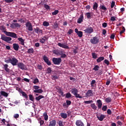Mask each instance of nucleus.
I'll list each match as a JSON object with an SVG mask.
<instances>
[{"instance_id":"obj_1","label":"nucleus","mask_w":126,"mask_h":126,"mask_svg":"<svg viewBox=\"0 0 126 126\" xmlns=\"http://www.w3.org/2000/svg\"><path fill=\"white\" fill-rule=\"evenodd\" d=\"M4 62L6 63H10L12 65H17L18 60L15 57L7 58L4 60Z\"/></svg>"},{"instance_id":"obj_2","label":"nucleus","mask_w":126,"mask_h":126,"mask_svg":"<svg viewBox=\"0 0 126 126\" xmlns=\"http://www.w3.org/2000/svg\"><path fill=\"white\" fill-rule=\"evenodd\" d=\"M3 32L5 34L6 36H8V37H11L12 38H14L15 39L18 38L17 34L14 32H8L6 31H4Z\"/></svg>"},{"instance_id":"obj_3","label":"nucleus","mask_w":126,"mask_h":126,"mask_svg":"<svg viewBox=\"0 0 126 126\" xmlns=\"http://www.w3.org/2000/svg\"><path fill=\"white\" fill-rule=\"evenodd\" d=\"M1 40H2L3 41H4L5 42H6V43H10V41H11V40H12V38L10 37H7L6 36H5V35H2L1 34Z\"/></svg>"},{"instance_id":"obj_4","label":"nucleus","mask_w":126,"mask_h":126,"mask_svg":"<svg viewBox=\"0 0 126 126\" xmlns=\"http://www.w3.org/2000/svg\"><path fill=\"white\" fill-rule=\"evenodd\" d=\"M52 62L54 64H57L59 65V64H60L61 63H62V58H53L52 59Z\"/></svg>"},{"instance_id":"obj_5","label":"nucleus","mask_w":126,"mask_h":126,"mask_svg":"<svg viewBox=\"0 0 126 126\" xmlns=\"http://www.w3.org/2000/svg\"><path fill=\"white\" fill-rule=\"evenodd\" d=\"M90 42L91 44H93L94 45H96L99 42V38L97 36H94L93 37V38L90 39Z\"/></svg>"},{"instance_id":"obj_6","label":"nucleus","mask_w":126,"mask_h":126,"mask_svg":"<svg viewBox=\"0 0 126 126\" xmlns=\"http://www.w3.org/2000/svg\"><path fill=\"white\" fill-rule=\"evenodd\" d=\"M26 26L28 28V30L29 31H33V26H32V24L31 23L28 22L26 24Z\"/></svg>"},{"instance_id":"obj_7","label":"nucleus","mask_w":126,"mask_h":126,"mask_svg":"<svg viewBox=\"0 0 126 126\" xmlns=\"http://www.w3.org/2000/svg\"><path fill=\"white\" fill-rule=\"evenodd\" d=\"M43 60L48 65H51L52 64L50 61L49 60V58H48V57L46 55H44L43 57Z\"/></svg>"},{"instance_id":"obj_8","label":"nucleus","mask_w":126,"mask_h":126,"mask_svg":"<svg viewBox=\"0 0 126 126\" xmlns=\"http://www.w3.org/2000/svg\"><path fill=\"white\" fill-rule=\"evenodd\" d=\"M94 30H93V28L92 27H88L85 30H84V32L85 33H87L88 34H91L94 32Z\"/></svg>"},{"instance_id":"obj_9","label":"nucleus","mask_w":126,"mask_h":126,"mask_svg":"<svg viewBox=\"0 0 126 126\" xmlns=\"http://www.w3.org/2000/svg\"><path fill=\"white\" fill-rule=\"evenodd\" d=\"M2 96H3L4 97H8V94H7V93L4 92V91H0V99H3V97Z\"/></svg>"},{"instance_id":"obj_10","label":"nucleus","mask_w":126,"mask_h":126,"mask_svg":"<svg viewBox=\"0 0 126 126\" xmlns=\"http://www.w3.org/2000/svg\"><path fill=\"white\" fill-rule=\"evenodd\" d=\"M17 66L20 69L24 70L25 69L26 65L23 63H19L17 64Z\"/></svg>"},{"instance_id":"obj_11","label":"nucleus","mask_w":126,"mask_h":126,"mask_svg":"<svg viewBox=\"0 0 126 126\" xmlns=\"http://www.w3.org/2000/svg\"><path fill=\"white\" fill-rule=\"evenodd\" d=\"M75 32L78 35V37H80V38H81V37L83 36V32L81 31H79L78 29H75Z\"/></svg>"},{"instance_id":"obj_12","label":"nucleus","mask_w":126,"mask_h":126,"mask_svg":"<svg viewBox=\"0 0 126 126\" xmlns=\"http://www.w3.org/2000/svg\"><path fill=\"white\" fill-rule=\"evenodd\" d=\"M96 105L98 109H101L103 103H102V100L101 99H98L96 101Z\"/></svg>"},{"instance_id":"obj_13","label":"nucleus","mask_w":126,"mask_h":126,"mask_svg":"<svg viewBox=\"0 0 126 126\" xmlns=\"http://www.w3.org/2000/svg\"><path fill=\"white\" fill-rule=\"evenodd\" d=\"M93 96V93H92V90H89L86 93V97H91Z\"/></svg>"},{"instance_id":"obj_14","label":"nucleus","mask_w":126,"mask_h":126,"mask_svg":"<svg viewBox=\"0 0 126 126\" xmlns=\"http://www.w3.org/2000/svg\"><path fill=\"white\" fill-rule=\"evenodd\" d=\"M58 45L59 46V47H61V48H63V49H69L68 46H67L66 45L63 43H58Z\"/></svg>"},{"instance_id":"obj_15","label":"nucleus","mask_w":126,"mask_h":126,"mask_svg":"<svg viewBox=\"0 0 126 126\" xmlns=\"http://www.w3.org/2000/svg\"><path fill=\"white\" fill-rule=\"evenodd\" d=\"M98 121L100 122H103L104 119L106 118V116L105 115L101 114L100 116H97Z\"/></svg>"},{"instance_id":"obj_16","label":"nucleus","mask_w":126,"mask_h":126,"mask_svg":"<svg viewBox=\"0 0 126 126\" xmlns=\"http://www.w3.org/2000/svg\"><path fill=\"white\" fill-rule=\"evenodd\" d=\"M84 18V17H83V14H81L80 15V17L78 18V19L77 20V23H79V24H80V23H81V22H82V21H83Z\"/></svg>"},{"instance_id":"obj_17","label":"nucleus","mask_w":126,"mask_h":126,"mask_svg":"<svg viewBox=\"0 0 126 126\" xmlns=\"http://www.w3.org/2000/svg\"><path fill=\"white\" fill-rule=\"evenodd\" d=\"M76 125L77 126H84V124H83V122L80 120H77L76 122Z\"/></svg>"},{"instance_id":"obj_18","label":"nucleus","mask_w":126,"mask_h":126,"mask_svg":"<svg viewBox=\"0 0 126 126\" xmlns=\"http://www.w3.org/2000/svg\"><path fill=\"white\" fill-rule=\"evenodd\" d=\"M53 53L55 55H62L63 51H61L59 50H54L53 51Z\"/></svg>"},{"instance_id":"obj_19","label":"nucleus","mask_w":126,"mask_h":126,"mask_svg":"<svg viewBox=\"0 0 126 126\" xmlns=\"http://www.w3.org/2000/svg\"><path fill=\"white\" fill-rule=\"evenodd\" d=\"M13 48L15 51H18L19 50V45L17 43L13 44Z\"/></svg>"},{"instance_id":"obj_20","label":"nucleus","mask_w":126,"mask_h":126,"mask_svg":"<svg viewBox=\"0 0 126 126\" xmlns=\"http://www.w3.org/2000/svg\"><path fill=\"white\" fill-rule=\"evenodd\" d=\"M48 38L46 37V36H44L43 38L40 39L39 41L41 43V44H45V42H46V40H48Z\"/></svg>"},{"instance_id":"obj_21","label":"nucleus","mask_w":126,"mask_h":126,"mask_svg":"<svg viewBox=\"0 0 126 126\" xmlns=\"http://www.w3.org/2000/svg\"><path fill=\"white\" fill-rule=\"evenodd\" d=\"M93 9L95 11H98V3L97 2H94L93 5Z\"/></svg>"},{"instance_id":"obj_22","label":"nucleus","mask_w":126,"mask_h":126,"mask_svg":"<svg viewBox=\"0 0 126 126\" xmlns=\"http://www.w3.org/2000/svg\"><path fill=\"white\" fill-rule=\"evenodd\" d=\"M71 92L73 95H75V94L78 93V90L76 88L72 89Z\"/></svg>"},{"instance_id":"obj_23","label":"nucleus","mask_w":126,"mask_h":126,"mask_svg":"<svg viewBox=\"0 0 126 126\" xmlns=\"http://www.w3.org/2000/svg\"><path fill=\"white\" fill-rule=\"evenodd\" d=\"M18 41L21 42V44L22 46H24V42H25V40H24L22 37H19L18 38Z\"/></svg>"},{"instance_id":"obj_24","label":"nucleus","mask_w":126,"mask_h":126,"mask_svg":"<svg viewBox=\"0 0 126 126\" xmlns=\"http://www.w3.org/2000/svg\"><path fill=\"white\" fill-rule=\"evenodd\" d=\"M60 116L62 119H66L67 118V114L64 113H60Z\"/></svg>"},{"instance_id":"obj_25","label":"nucleus","mask_w":126,"mask_h":126,"mask_svg":"<svg viewBox=\"0 0 126 126\" xmlns=\"http://www.w3.org/2000/svg\"><path fill=\"white\" fill-rule=\"evenodd\" d=\"M56 124H57V121H56V120H52L50 122V124L49 126H56Z\"/></svg>"},{"instance_id":"obj_26","label":"nucleus","mask_w":126,"mask_h":126,"mask_svg":"<svg viewBox=\"0 0 126 126\" xmlns=\"http://www.w3.org/2000/svg\"><path fill=\"white\" fill-rule=\"evenodd\" d=\"M91 107L93 109V110H94V111H96V110H97V108H98L97 106H96V104H95V103H92L91 104Z\"/></svg>"},{"instance_id":"obj_27","label":"nucleus","mask_w":126,"mask_h":126,"mask_svg":"<svg viewBox=\"0 0 126 126\" xmlns=\"http://www.w3.org/2000/svg\"><path fill=\"white\" fill-rule=\"evenodd\" d=\"M104 60H105V58L104 57H100L96 60V62L97 63H101V62H102V61H104Z\"/></svg>"},{"instance_id":"obj_28","label":"nucleus","mask_w":126,"mask_h":126,"mask_svg":"<svg viewBox=\"0 0 126 126\" xmlns=\"http://www.w3.org/2000/svg\"><path fill=\"white\" fill-rule=\"evenodd\" d=\"M3 66L5 71H6V72H9V69L8 68V65L7 64H5L3 65Z\"/></svg>"},{"instance_id":"obj_29","label":"nucleus","mask_w":126,"mask_h":126,"mask_svg":"<svg viewBox=\"0 0 126 126\" xmlns=\"http://www.w3.org/2000/svg\"><path fill=\"white\" fill-rule=\"evenodd\" d=\"M21 94H22L23 97H25V98H26V99H28V96L27 95V94H26V93H25V92L22 91L21 92Z\"/></svg>"},{"instance_id":"obj_30","label":"nucleus","mask_w":126,"mask_h":126,"mask_svg":"<svg viewBox=\"0 0 126 126\" xmlns=\"http://www.w3.org/2000/svg\"><path fill=\"white\" fill-rule=\"evenodd\" d=\"M28 54H33L34 53V49L33 48H30L28 49L27 51Z\"/></svg>"},{"instance_id":"obj_31","label":"nucleus","mask_w":126,"mask_h":126,"mask_svg":"<svg viewBox=\"0 0 126 126\" xmlns=\"http://www.w3.org/2000/svg\"><path fill=\"white\" fill-rule=\"evenodd\" d=\"M52 80H56V79H59V76L57 75H53L52 76Z\"/></svg>"},{"instance_id":"obj_32","label":"nucleus","mask_w":126,"mask_h":126,"mask_svg":"<svg viewBox=\"0 0 126 126\" xmlns=\"http://www.w3.org/2000/svg\"><path fill=\"white\" fill-rule=\"evenodd\" d=\"M43 26H45V27H48V26H49L50 23H49V22H48L47 21H44L43 23Z\"/></svg>"},{"instance_id":"obj_33","label":"nucleus","mask_w":126,"mask_h":126,"mask_svg":"<svg viewBox=\"0 0 126 126\" xmlns=\"http://www.w3.org/2000/svg\"><path fill=\"white\" fill-rule=\"evenodd\" d=\"M43 98H44V96L39 95L38 97H35V100H36V101H39V100H41V99H43Z\"/></svg>"},{"instance_id":"obj_34","label":"nucleus","mask_w":126,"mask_h":126,"mask_svg":"<svg viewBox=\"0 0 126 126\" xmlns=\"http://www.w3.org/2000/svg\"><path fill=\"white\" fill-rule=\"evenodd\" d=\"M88 19H89L91 18V13L90 12H87L85 14Z\"/></svg>"},{"instance_id":"obj_35","label":"nucleus","mask_w":126,"mask_h":126,"mask_svg":"<svg viewBox=\"0 0 126 126\" xmlns=\"http://www.w3.org/2000/svg\"><path fill=\"white\" fill-rule=\"evenodd\" d=\"M105 102L106 103H111L112 102V99H111V97H107L105 99Z\"/></svg>"},{"instance_id":"obj_36","label":"nucleus","mask_w":126,"mask_h":126,"mask_svg":"<svg viewBox=\"0 0 126 126\" xmlns=\"http://www.w3.org/2000/svg\"><path fill=\"white\" fill-rule=\"evenodd\" d=\"M99 69H100V67L98 65H95L93 68V70H95V71L99 70Z\"/></svg>"},{"instance_id":"obj_37","label":"nucleus","mask_w":126,"mask_h":126,"mask_svg":"<svg viewBox=\"0 0 126 126\" xmlns=\"http://www.w3.org/2000/svg\"><path fill=\"white\" fill-rule=\"evenodd\" d=\"M107 109H108V106H107V105H104L102 107V111H103V112H106V111H107Z\"/></svg>"},{"instance_id":"obj_38","label":"nucleus","mask_w":126,"mask_h":126,"mask_svg":"<svg viewBox=\"0 0 126 126\" xmlns=\"http://www.w3.org/2000/svg\"><path fill=\"white\" fill-rule=\"evenodd\" d=\"M126 32V28H124V27H122V30L120 32V35H122V34L123 33H125Z\"/></svg>"},{"instance_id":"obj_39","label":"nucleus","mask_w":126,"mask_h":126,"mask_svg":"<svg viewBox=\"0 0 126 126\" xmlns=\"http://www.w3.org/2000/svg\"><path fill=\"white\" fill-rule=\"evenodd\" d=\"M95 83H96V81L95 80H93L91 83V87H94V84H95Z\"/></svg>"},{"instance_id":"obj_40","label":"nucleus","mask_w":126,"mask_h":126,"mask_svg":"<svg viewBox=\"0 0 126 126\" xmlns=\"http://www.w3.org/2000/svg\"><path fill=\"white\" fill-rule=\"evenodd\" d=\"M33 83L34 84H37V83H39V79L37 78H36L34 79Z\"/></svg>"},{"instance_id":"obj_41","label":"nucleus","mask_w":126,"mask_h":126,"mask_svg":"<svg viewBox=\"0 0 126 126\" xmlns=\"http://www.w3.org/2000/svg\"><path fill=\"white\" fill-rule=\"evenodd\" d=\"M59 13V10H55L53 12H52V15H57Z\"/></svg>"},{"instance_id":"obj_42","label":"nucleus","mask_w":126,"mask_h":126,"mask_svg":"<svg viewBox=\"0 0 126 126\" xmlns=\"http://www.w3.org/2000/svg\"><path fill=\"white\" fill-rule=\"evenodd\" d=\"M58 91L60 94H61L62 96H63V97L64 96V95H63V92L62 89H60L59 90H58Z\"/></svg>"},{"instance_id":"obj_43","label":"nucleus","mask_w":126,"mask_h":126,"mask_svg":"<svg viewBox=\"0 0 126 126\" xmlns=\"http://www.w3.org/2000/svg\"><path fill=\"white\" fill-rule=\"evenodd\" d=\"M92 56L93 57V59H97V55L96 53H92Z\"/></svg>"},{"instance_id":"obj_44","label":"nucleus","mask_w":126,"mask_h":126,"mask_svg":"<svg viewBox=\"0 0 126 126\" xmlns=\"http://www.w3.org/2000/svg\"><path fill=\"white\" fill-rule=\"evenodd\" d=\"M74 95L75 96L76 98H79V99L82 98V96H81L80 95H79V94L77 93L74 94Z\"/></svg>"},{"instance_id":"obj_45","label":"nucleus","mask_w":126,"mask_h":126,"mask_svg":"<svg viewBox=\"0 0 126 126\" xmlns=\"http://www.w3.org/2000/svg\"><path fill=\"white\" fill-rule=\"evenodd\" d=\"M47 73H51L52 72V68L49 67L47 69Z\"/></svg>"},{"instance_id":"obj_46","label":"nucleus","mask_w":126,"mask_h":126,"mask_svg":"<svg viewBox=\"0 0 126 126\" xmlns=\"http://www.w3.org/2000/svg\"><path fill=\"white\" fill-rule=\"evenodd\" d=\"M29 98L31 101H34V97L32 94H29Z\"/></svg>"},{"instance_id":"obj_47","label":"nucleus","mask_w":126,"mask_h":126,"mask_svg":"<svg viewBox=\"0 0 126 126\" xmlns=\"http://www.w3.org/2000/svg\"><path fill=\"white\" fill-rule=\"evenodd\" d=\"M44 6L45 8L46 9H47V10H48V9H50V6H49V5H48V4H45L44 5Z\"/></svg>"},{"instance_id":"obj_48","label":"nucleus","mask_w":126,"mask_h":126,"mask_svg":"<svg viewBox=\"0 0 126 126\" xmlns=\"http://www.w3.org/2000/svg\"><path fill=\"white\" fill-rule=\"evenodd\" d=\"M44 122L43 120H40L39 121L40 126H44Z\"/></svg>"},{"instance_id":"obj_49","label":"nucleus","mask_w":126,"mask_h":126,"mask_svg":"<svg viewBox=\"0 0 126 126\" xmlns=\"http://www.w3.org/2000/svg\"><path fill=\"white\" fill-rule=\"evenodd\" d=\"M66 98H71V94L70 93L66 94L65 95Z\"/></svg>"},{"instance_id":"obj_50","label":"nucleus","mask_w":126,"mask_h":126,"mask_svg":"<svg viewBox=\"0 0 126 126\" xmlns=\"http://www.w3.org/2000/svg\"><path fill=\"white\" fill-rule=\"evenodd\" d=\"M72 33H73V30H72V29H69V31L67 32V34L69 35H71Z\"/></svg>"},{"instance_id":"obj_51","label":"nucleus","mask_w":126,"mask_h":126,"mask_svg":"<svg viewBox=\"0 0 126 126\" xmlns=\"http://www.w3.org/2000/svg\"><path fill=\"white\" fill-rule=\"evenodd\" d=\"M85 104H91V103H93V100H88L84 101Z\"/></svg>"},{"instance_id":"obj_52","label":"nucleus","mask_w":126,"mask_h":126,"mask_svg":"<svg viewBox=\"0 0 126 126\" xmlns=\"http://www.w3.org/2000/svg\"><path fill=\"white\" fill-rule=\"evenodd\" d=\"M14 25L15 27H18V28H20V27L21 26L18 23H14Z\"/></svg>"},{"instance_id":"obj_53","label":"nucleus","mask_w":126,"mask_h":126,"mask_svg":"<svg viewBox=\"0 0 126 126\" xmlns=\"http://www.w3.org/2000/svg\"><path fill=\"white\" fill-rule=\"evenodd\" d=\"M39 28L38 27H36L35 29H34V32L36 34L39 33Z\"/></svg>"},{"instance_id":"obj_54","label":"nucleus","mask_w":126,"mask_h":126,"mask_svg":"<svg viewBox=\"0 0 126 126\" xmlns=\"http://www.w3.org/2000/svg\"><path fill=\"white\" fill-rule=\"evenodd\" d=\"M66 103L67 106H69L70 105H71V101L70 100H66Z\"/></svg>"},{"instance_id":"obj_55","label":"nucleus","mask_w":126,"mask_h":126,"mask_svg":"<svg viewBox=\"0 0 126 126\" xmlns=\"http://www.w3.org/2000/svg\"><path fill=\"white\" fill-rule=\"evenodd\" d=\"M104 63L107 64V65H109V64H110V62L108 61V60H105Z\"/></svg>"},{"instance_id":"obj_56","label":"nucleus","mask_w":126,"mask_h":126,"mask_svg":"<svg viewBox=\"0 0 126 126\" xmlns=\"http://www.w3.org/2000/svg\"><path fill=\"white\" fill-rule=\"evenodd\" d=\"M115 2L114 1H112L111 2V8H113L115 6Z\"/></svg>"},{"instance_id":"obj_57","label":"nucleus","mask_w":126,"mask_h":126,"mask_svg":"<svg viewBox=\"0 0 126 126\" xmlns=\"http://www.w3.org/2000/svg\"><path fill=\"white\" fill-rule=\"evenodd\" d=\"M107 113L108 114V115H112V111L111 110V109H108L107 110Z\"/></svg>"},{"instance_id":"obj_58","label":"nucleus","mask_w":126,"mask_h":126,"mask_svg":"<svg viewBox=\"0 0 126 126\" xmlns=\"http://www.w3.org/2000/svg\"><path fill=\"white\" fill-rule=\"evenodd\" d=\"M60 55H61V58H66V55L63 54H63H60Z\"/></svg>"},{"instance_id":"obj_59","label":"nucleus","mask_w":126,"mask_h":126,"mask_svg":"<svg viewBox=\"0 0 126 126\" xmlns=\"http://www.w3.org/2000/svg\"><path fill=\"white\" fill-rule=\"evenodd\" d=\"M37 67L38 69H40V70H42V69H43V67L42 66V65H37Z\"/></svg>"},{"instance_id":"obj_60","label":"nucleus","mask_w":126,"mask_h":126,"mask_svg":"<svg viewBox=\"0 0 126 126\" xmlns=\"http://www.w3.org/2000/svg\"><path fill=\"white\" fill-rule=\"evenodd\" d=\"M13 117L15 119H18V118H19V114H15L14 115Z\"/></svg>"},{"instance_id":"obj_61","label":"nucleus","mask_w":126,"mask_h":126,"mask_svg":"<svg viewBox=\"0 0 126 126\" xmlns=\"http://www.w3.org/2000/svg\"><path fill=\"white\" fill-rule=\"evenodd\" d=\"M107 26H108V24H107V23H103L102 24V27H103V28H106Z\"/></svg>"},{"instance_id":"obj_62","label":"nucleus","mask_w":126,"mask_h":126,"mask_svg":"<svg viewBox=\"0 0 126 126\" xmlns=\"http://www.w3.org/2000/svg\"><path fill=\"white\" fill-rule=\"evenodd\" d=\"M110 20L111 21H116V18L115 17V16H112L111 17Z\"/></svg>"},{"instance_id":"obj_63","label":"nucleus","mask_w":126,"mask_h":126,"mask_svg":"<svg viewBox=\"0 0 126 126\" xmlns=\"http://www.w3.org/2000/svg\"><path fill=\"white\" fill-rule=\"evenodd\" d=\"M110 83H111V81L110 80H107L106 82V85H110Z\"/></svg>"},{"instance_id":"obj_64","label":"nucleus","mask_w":126,"mask_h":126,"mask_svg":"<svg viewBox=\"0 0 126 126\" xmlns=\"http://www.w3.org/2000/svg\"><path fill=\"white\" fill-rule=\"evenodd\" d=\"M58 124L59 126H63V121H60Z\"/></svg>"}]
</instances>
